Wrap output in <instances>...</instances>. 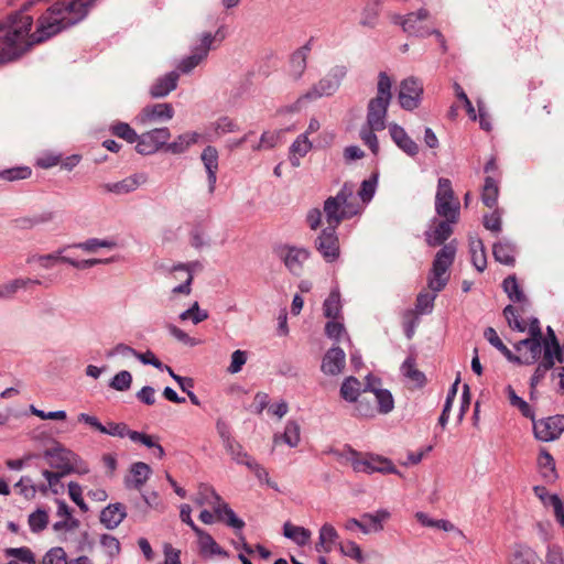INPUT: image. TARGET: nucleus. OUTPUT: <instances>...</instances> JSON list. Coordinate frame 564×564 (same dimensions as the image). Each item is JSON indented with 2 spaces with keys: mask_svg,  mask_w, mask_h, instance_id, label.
Segmentation results:
<instances>
[{
  "mask_svg": "<svg viewBox=\"0 0 564 564\" xmlns=\"http://www.w3.org/2000/svg\"><path fill=\"white\" fill-rule=\"evenodd\" d=\"M96 0H72L68 3L56 2L51 6L37 20L36 30L30 34L29 40L32 46L43 43L82 21L88 13V8Z\"/></svg>",
  "mask_w": 564,
  "mask_h": 564,
  "instance_id": "1",
  "label": "nucleus"
},
{
  "mask_svg": "<svg viewBox=\"0 0 564 564\" xmlns=\"http://www.w3.org/2000/svg\"><path fill=\"white\" fill-rule=\"evenodd\" d=\"M32 24L33 18L22 10L0 21V64L13 63L32 48L26 39Z\"/></svg>",
  "mask_w": 564,
  "mask_h": 564,
  "instance_id": "2",
  "label": "nucleus"
},
{
  "mask_svg": "<svg viewBox=\"0 0 564 564\" xmlns=\"http://www.w3.org/2000/svg\"><path fill=\"white\" fill-rule=\"evenodd\" d=\"M43 457L52 468L57 469V471H51L48 469H44L42 471L43 477L51 484L52 481L59 482L61 478L74 473V465L78 460L77 454L65 448L59 443H56L55 446L45 449Z\"/></svg>",
  "mask_w": 564,
  "mask_h": 564,
  "instance_id": "3",
  "label": "nucleus"
},
{
  "mask_svg": "<svg viewBox=\"0 0 564 564\" xmlns=\"http://www.w3.org/2000/svg\"><path fill=\"white\" fill-rule=\"evenodd\" d=\"M456 256L455 241L444 245L435 254L429 276V288L433 292H441L449 280L448 269Z\"/></svg>",
  "mask_w": 564,
  "mask_h": 564,
  "instance_id": "4",
  "label": "nucleus"
},
{
  "mask_svg": "<svg viewBox=\"0 0 564 564\" xmlns=\"http://www.w3.org/2000/svg\"><path fill=\"white\" fill-rule=\"evenodd\" d=\"M347 75V67L344 65H336L323 77L317 84H315L308 91H306L301 99L315 100L323 96H332L334 95L340 84L341 80Z\"/></svg>",
  "mask_w": 564,
  "mask_h": 564,
  "instance_id": "5",
  "label": "nucleus"
},
{
  "mask_svg": "<svg viewBox=\"0 0 564 564\" xmlns=\"http://www.w3.org/2000/svg\"><path fill=\"white\" fill-rule=\"evenodd\" d=\"M171 138L169 128H155L140 134L135 145V151L142 155H151L161 149L165 150V145Z\"/></svg>",
  "mask_w": 564,
  "mask_h": 564,
  "instance_id": "6",
  "label": "nucleus"
},
{
  "mask_svg": "<svg viewBox=\"0 0 564 564\" xmlns=\"http://www.w3.org/2000/svg\"><path fill=\"white\" fill-rule=\"evenodd\" d=\"M423 95L422 83L414 78L408 77L400 83L398 99L401 108L412 111L420 106Z\"/></svg>",
  "mask_w": 564,
  "mask_h": 564,
  "instance_id": "7",
  "label": "nucleus"
},
{
  "mask_svg": "<svg viewBox=\"0 0 564 564\" xmlns=\"http://www.w3.org/2000/svg\"><path fill=\"white\" fill-rule=\"evenodd\" d=\"M534 436L542 442L557 440L564 432V415H553L533 422Z\"/></svg>",
  "mask_w": 564,
  "mask_h": 564,
  "instance_id": "8",
  "label": "nucleus"
},
{
  "mask_svg": "<svg viewBox=\"0 0 564 564\" xmlns=\"http://www.w3.org/2000/svg\"><path fill=\"white\" fill-rule=\"evenodd\" d=\"M337 228L326 227L315 239V248L326 262H334L339 257V240L336 234Z\"/></svg>",
  "mask_w": 564,
  "mask_h": 564,
  "instance_id": "9",
  "label": "nucleus"
},
{
  "mask_svg": "<svg viewBox=\"0 0 564 564\" xmlns=\"http://www.w3.org/2000/svg\"><path fill=\"white\" fill-rule=\"evenodd\" d=\"M527 330L529 333V337L519 340L513 345L514 349L517 351L522 350V345H529L530 346V360L529 362H532V365L536 364L541 356V343L540 339H542V329L540 325V321L536 317H531L529 322V326L527 327Z\"/></svg>",
  "mask_w": 564,
  "mask_h": 564,
  "instance_id": "10",
  "label": "nucleus"
},
{
  "mask_svg": "<svg viewBox=\"0 0 564 564\" xmlns=\"http://www.w3.org/2000/svg\"><path fill=\"white\" fill-rule=\"evenodd\" d=\"M174 108L172 104H153L142 108L138 116V120L142 124H150L155 122H165L174 117Z\"/></svg>",
  "mask_w": 564,
  "mask_h": 564,
  "instance_id": "11",
  "label": "nucleus"
},
{
  "mask_svg": "<svg viewBox=\"0 0 564 564\" xmlns=\"http://www.w3.org/2000/svg\"><path fill=\"white\" fill-rule=\"evenodd\" d=\"M389 105L390 101L383 100L381 97L371 98L367 107L366 124L372 129H384Z\"/></svg>",
  "mask_w": 564,
  "mask_h": 564,
  "instance_id": "12",
  "label": "nucleus"
},
{
  "mask_svg": "<svg viewBox=\"0 0 564 564\" xmlns=\"http://www.w3.org/2000/svg\"><path fill=\"white\" fill-rule=\"evenodd\" d=\"M346 364V355L345 351L338 347L334 346L329 348L323 357L321 370L328 376H337L339 375Z\"/></svg>",
  "mask_w": 564,
  "mask_h": 564,
  "instance_id": "13",
  "label": "nucleus"
},
{
  "mask_svg": "<svg viewBox=\"0 0 564 564\" xmlns=\"http://www.w3.org/2000/svg\"><path fill=\"white\" fill-rule=\"evenodd\" d=\"M389 133L397 147L410 156L419 153L417 143L409 137L403 127L395 122L389 124Z\"/></svg>",
  "mask_w": 564,
  "mask_h": 564,
  "instance_id": "14",
  "label": "nucleus"
},
{
  "mask_svg": "<svg viewBox=\"0 0 564 564\" xmlns=\"http://www.w3.org/2000/svg\"><path fill=\"white\" fill-rule=\"evenodd\" d=\"M147 181L144 174L130 175L119 182L105 183L100 187L106 193H113L116 195H123L135 191L141 184Z\"/></svg>",
  "mask_w": 564,
  "mask_h": 564,
  "instance_id": "15",
  "label": "nucleus"
},
{
  "mask_svg": "<svg viewBox=\"0 0 564 564\" xmlns=\"http://www.w3.org/2000/svg\"><path fill=\"white\" fill-rule=\"evenodd\" d=\"M200 160L205 166L207 173L208 181V192L210 194L214 193L217 182V171H218V151L213 145H207L202 154Z\"/></svg>",
  "mask_w": 564,
  "mask_h": 564,
  "instance_id": "16",
  "label": "nucleus"
},
{
  "mask_svg": "<svg viewBox=\"0 0 564 564\" xmlns=\"http://www.w3.org/2000/svg\"><path fill=\"white\" fill-rule=\"evenodd\" d=\"M430 18V12L426 9H419L416 12L408 13L405 17L400 14H393L391 22L393 24L401 25L404 33L409 36H416L417 26L414 23L426 21Z\"/></svg>",
  "mask_w": 564,
  "mask_h": 564,
  "instance_id": "17",
  "label": "nucleus"
},
{
  "mask_svg": "<svg viewBox=\"0 0 564 564\" xmlns=\"http://www.w3.org/2000/svg\"><path fill=\"white\" fill-rule=\"evenodd\" d=\"M127 517L126 506L121 502L109 503L99 516L100 523L107 530L116 529Z\"/></svg>",
  "mask_w": 564,
  "mask_h": 564,
  "instance_id": "18",
  "label": "nucleus"
},
{
  "mask_svg": "<svg viewBox=\"0 0 564 564\" xmlns=\"http://www.w3.org/2000/svg\"><path fill=\"white\" fill-rule=\"evenodd\" d=\"M484 337L497 350H499L508 361L516 365H527L530 366L532 362H529L530 358H522L520 356L514 355L500 339L496 329L494 327H487L484 332Z\"/></svg>",
  "mask_w": 564,
  "mask_h": 564,
  "instance_id": "19",
  "label": "nucleus"
},
{
  "mask_svg": "<svg viewBox=\"0 0 564 564\" xmlns=\"http://www.w3.org/2000/svg\"><path fill=\"white\" fill-rule=\"evenodd\" d=\"M310 250L305 248L285 247V253L282 258L290 272L300 275L303 269V262L310 258Z\"/></svg>",
  "mask_w": 564,
  "mask_h": 564,
  "instance_id": "20",
  "label": "nucleus"
},
{
  "mask_svg": "<svg viewBox=\"0 0 564 564\" xmlns=\"http://www.w3.org/2000/svg\"><path fill=\"white\" fill-rule=\"evenodd\" d=\"M180 75L172 70L164 76L159 77L150 87L149 94L152 98H163L177 87Z\"/></svg>",
  "mask_w": 564,
  "mask_h": 564,
  "instance_id": "21",
  "label": "nucleus"
},
{
  "mask_svg": "<svg viewBox=\"0 0 564 564\" xmlns=\"http://www.w3.org/2000/svg\"><path fill=\"white\" fill-rule=\"evenodd\" d=\"M354 470L356 473L373 474L377 470H382L380 467H375V454H362L354 448H349V457Z\"/></svg>",
  "mask_w": 564,
  "mask_h": 564,
  "instance_id": "22",
  "label": "nucleus"
},
{
  "mask_svg": "<svg viewBox=\"0 0 564 564\" xmlns=\"http://www.w3.org/2000/svg\"><path fill=\"white\" fill-rule=\"evenodd\" d=\"M370 376L367 377V387L365 392H371L375 397V401L378 404V412L381 414L390 413L394 408V399L392 393L388 389L376 388L371 381Z\"/></svg>",
  "mask_w": 564,
  "mask_h": 564,
  "instance_id": "23",
  "label": "nucleus"
},
{
  "mask_svg": "<svg viewBox=\"0 0 564 564\" xmlns=\"http://www.w3.org/2000/svg\"><path fill=\"white\" fill-rule=\"evenodd\" d=\"M130 474L132 475V478H126V487L139 490L149 479L151 468L143 462H137L131 465Z\"/></svg>",
  "mask_w": 564,
  "mask_h": 564,
  "instance_id": "24",
  "label": "nucleus"
},
{
  "mask_svg": "<svg viewBox=\"0 0 564 564\" xmlns=\"http://www.w3.org/2000/svg\"><path fill=\"white\" fill-rule=\"evenodd\" d=\"M195 534L198 538V544H199V552L203 556L207 555H219L227 557L229 556L228 552L224 550L221 546L217 544V542L214 540V538L204 531L203 529H199Z\"/></svg>",
  "mask_w": 564,
  "mask_h": 564,
  "instance_id": "25",
  "label": "nucleus"
},
{
  "mask_svg": "<svg viewBox=\"0 0 564 564\" xmlns=\"http://www.w3.org/2000/svg\"><path fill=\"white\" fill-rule=\"evenodd\" d=\"M384 0H369L361 11L359 24L364 28L375 29L379 23L381 6Z\"/></svg>",
  "mask_w": 564,
  "mask_h": 564,
  "instance_id": "26",
  "label": "nucleus"
},
{
  "mask_svg": "<svg viewBox=\"0 0 564 564\" xmlns=\"http://www.w3.org/2000/svg\"><path fill=\"white\" fill-rule=\"evenodd\" d=\"M452 224L455 221H448L447 219L441 220L433 231H427L426 242L431 247L443 245L453 234Z\"/></svg>",
  "mask_w": 564,
  "mask_h": 564,
  "instance_id": "27",
  "label": "nucleus"
},
{
  "mask_svg": "<svg viewBox=\"0 0 564 564\" xmlns=\"http://www.w3.org/2000/svg\"><path fill=\"white\" fill-rule=\"evenodd\" d=\"M538 467L540 469L541 476L546 482H553L557 479L555 460L550 452L545 448L540 449Z\"/></svg>",
  "mask_w": 564,
  "mask_h": 564,
  "instance_id": "28",
  "label": "nucleus"
},
{
  "mask_svg": "<svg viewBox=\"0 0 564 564\" xmlns=\"http://www.w3.org/2000/svg\"><path fill=\"white\" fill-rule=\"evenodd\" d=\"M540 358L541 360L538 362V366L530 379L531 390L536 389V386L544 379L547 371L553 370L552 376L555 377V357L541 354Z\"/></svg>",
  "mask_w": 564,
  "mask_h": 564,
  "instance_id": "29",
  "label": "nucleus"
},
{
  "mask_svg": "<svg viewBox=\"0 0 564 564\" xmlns=\"http://www.w3.org/2000/svg\"><path fill=\"white\" fill-rule=\"evenodd\" d=\"M511 564H542L536 552L525 544H516L511 555Z\"/></svg>",
  "mask_w": 564,
  "mask_h": 564,
  "instance_id": "30",
  "label": "nucleus"
},
{
  "mask_svg": "<svg viewBox=\"0 0 564 564\" xmlns=\"http://www.w3.org/2000/svg\"><path fill=\"white\" fill-rule=\"evenodd\" d=\"M516 247L509 241H498L492 246V254L497 262L505 265H514Z\"/></svg>",
  "mask_w": 564,
  "mask_h": 564,
  "instance_id": "31",
  "label": "nucleus"
},
{
  "mask_svg": "<svg viewBox=\"0 0 564 564\" xmlns=\"http://www.w3.org/2000/svg\"><path fill=\"white\" fill-rule=\"evenodd\" d=\"M200 134L197 132H186L180 134L175 141L167 142L165 145V152H170L172 154H182L184 153L191 145L198 142Z\"/></svg>",
  "mask_w": 564,
  "mask_h": 564,
  "instance_id": "32",
  "label": "nucleus"
},
{
  "mask_svg": "<svg viewBox=\"0 0 564 564\" xmlns=\"http://www.w3.org/2000/svg\"><path fill=\"white\" fill-rule=\"evenodd\" d=\"M324 213L328 225L327 227L330 228H338L340 223L347 218L346 212L337 204V202H335V199L327 198L324 202Z\"/></svg>",
  "mask_w": 564,
  "mask_h": 564,
  "instance_id": "33",
  "label": "nucleus"
},
{
  "mask_svg": "<svg viewBox=\"0 0 564 564\" xmlns=\"http://www.w3.org/2000/svg\"><path fill=\"white\" fill-rule=\"evenodd\" d=\"M469 251L471 262L478 272H484L487 267V257L484 242L480 238H469Z\"/></svg>",
  "mask_w": 564,
  "mask_h": 564,
  "instance_id": "34",
  "label": "nucleus"
},
{
  "mask_svg": "<svg viewBox=\"0 0 564 564\" xmlns=\"http://www.w3.org/2000/svg\"><path fill=\"white\" fill-rule=\"evenodd\" d=\"M214 514L218 521H224L236 530H241L245 527V521L237 517L229 505L214 506Z\"/></svg>",
  "mask_w": 564,
  "mask_h": 564,
  "instance_id": "35",
  "label": "nucleus"
},
{
  "mask_svg": "<svg viewBox=\"0 0 564 564\" xmlns=\"http://www.w3.org/2000/svg\"><path fill=\"white\" fill-rule=\"evenodd\" d=\"M459 202L457 200H444L441 198L435 199V212L438 216L447 219L448 221L457 223L459 219Z\"/></svg>",
  "mask_w": 564,
  "mask_h": 564,
  "instance_id": "36",
  "label": "nucleus"
},
{
  "mask_svg": "<svg viewBox=\"0 0 564 564\" xmlns=\"http://www.w3.org/2000/svg\"><path fill=\"white\" fill-rule=\"evenodd\" d=\"M283 534L285 538L295 542L299 546H304L311 539V531L304 527L293 525L290 522H285L283 525Z\"/></svg>",
  "mask_w": 564,
  "mask_h": 564,
  "instance_id": "37",
  "label": "nucleus"
},
{
  "mask_svg": "<svg viewBox=\"0 0 564 564\" xmlns=\"http://www.w3.org/2000/svg\"><path fill=\"white\" fill-rule=\"evenodd\" d=\"M502 289L506 292L508 299L513 303H523L527 301V296L523 290L518 283L514 274L508 275L502 282Z\"/></svg>",
  "mask_w": 564,
  "mask_h": 564,
  "instance_id": "38",
  "label": "nucleus"
},
{
  "mask_svg": "<svg viewBox=\"0 0 564 564\" xmlns=\"http://www.w3.org/2000/svg\"><path fill=\"white\" fill-rule=\"evenodd\" d=\"M340 293L338 289H334L323 303V313L324 316L329 319H337L340 315Z\"/></svg>",
  "mask_w": 564,
  "mask_h": 564,
  "instance_id": "39",
  "label": "nucleus"
},
{
  "mask_svg": "<svg viewBox=\"0 0 564 564\" xmlns=\"http://www.w3.org/2000/svg\"><path fill=\"white\" fill-rule=\"evenodd\" d=\"M401 371L405 378L414 382L419 388H422L426 382L425 375L415 368V359L413 357H408L403 361Z\"/></svg>",
  "mask_w": 564,
  "mask_h": 564,
  "instance_id": "40",
  "label": "nucleus"
},
{
  "mask_svg": "<svg viewBox=\"0 0 564 564\" xmlns=\"http://www.w3.org/2000/svg\"><path fill=\"white\" fill-rule=\"evenodd\" d=\"M541 345V354L556 357L560 354V340L551 326L546 327L545 336L542 335V339H540Z\"/></svg>",
  "mask_w": 564,
  "mask_h": 564,
  "instance_id": "41",
  "label": "nucleus"
},
{
  "mask_svg": "<svg viewBox=\"0 0 564 564\" xmlns=\"http://www.w3.org/2000/svg\"><path fill=\"white\" fill-rule=\"evenodd\" d=\"M360 386L361 383L357 378L352 376L347 377L340 386V397L350 403L357 401L359 398Z\"/></svg>",
  "mask_w": 564,
  "mask_h": 564,
  "instance_id": "42",
  "label": "nucleus"
},
{
  "mask_svg": "<svg viewBox=\"0 0 564 564\" xmlns=\"http://www.w3.org/2000/svg\"><path fill=\"white\" fill-rule=\"evenodd\" d=\"M53 217L54 214L52 212H44L31 217H20L14 220V226L19 229H31L37 225L51 221Z\"/></svg>",
  "mask_w": 564,
  "mask_h": 564,
  "instance_id": "43",
  "label": "nucleus"
},
{
  "mask_svg": "<svg viewBox=\"0 0 564 564\" xmlns=\"http://www.w3.org/2000/svg\"><path fill=\"white\" fill-rule=\"evenodd\" d=\"M498 194H499V188H498L497 182L491 176H487L485 178L482 193H481V200H482L484 205L489 208H492L494 206H496L497 200H498Z\"/></svg>",
  "mask_w": 564,
  "mask_h": 564,
  "instance_id": "44",
  "label": "nucleus"
},
{
  "mask_svg": "<svg viewBox=\"0 0 564 564\" xmlns=\"http://www.w3.org/2000/svg\"><path fill=\"white\" fill-rule=\"evenodd\" d=\"M110 132L127 141L128 143H138L140 134L131 128L127 122L118 121L110 126Z\"/></svg>",
  "mask_w": 564,
  "mask_h": 564,
  "instance_id": "45",
  "label": "nucleus"
},
{
  "mask_svg": "<svg viewBox=\"0 0 564 564\" xmlns=\"http://www.w3.org/2000/svg\"><path fill=\"white\" fill-rule=\"evenodd\" d=\"M29 284H41V282L32 279H15L0 285V299H10L18 290L25 289Z\"/></svg>",
  "mask_w": 564,
  "mask_h": 564,
  "instance_id": "46",
  "label": "nucleus"
},
{
  "mask_svg": "<svg viewBox=\"0 0 564 564\" xmlns=\"http://www.w3.org/2000/svg\"><path fill=\"white\" fill-rule=\"evenodd\" d=\"M390 518V512L386 509H379L375 513H364L361 519L364 523L369 524L370 531L379 532L383 529L382 523Z\"/></svg>",
  "mask_w": 564,
  "mask_h": 564,
  "instance_id": "47",
  "label": "nucleus"
},
{
  "mask_svg": "<svg viewBox=\"0 0 564 564\" xmlns=\"http://www.w3.org/2000/svg\"><path fill=\"white\" fill-rule=\"evenodd\" d=\"M227 453L231 456L232 460H235L239 465H245L246 462L252 460L253 457H251L242 447V445L237 442L235 438L230 441V443H227L224 445Z\"/></svg>",
  "mask_w": 564,
  "mask_h": 564,
  "instance_id": "48",
  "label": "nucleus"
},
{
  "mask_svg": "<svg viewBox=\"0 0 564 564\" xmlns=\"http://www.w3.org/2000/svg\"><path fill=\"white\" fill-rule=\"evenodd\" d=\"M382 130L383 129H372L369 124H365L359 131L360 139L369 148L373 155L379 153V142L375 132Z\"/></svg>",
  "mask_w": 564,
  "mask_h": 564,
  "instance_id": "49",
  "label": "nucleus"
},
{
  "mask_svg": "<svg viewBox=\"0 0 564 564\" xmlns=\"http://www.w3.org/2000/svg\"><path fill=\"white\" fill-rule=\"evenodd\" d=\"M28 522L33 533H40L48 524V513L44 509H37L29 516Z\"/></svg>",
  "mask_w": 564,
  "mask_h": 564,
  "instance_id": "50",
  "label": "nucleus"
},
{
  "mask_svg": "<svg viewBox=\"0 0 564 564\" xmlns=\"http://www.w3.org/2000/svg\"><path fill=\"white\" fill-rule=\"evenodd\" d=\"M502 313L510 328L519 333H524L527 330V324L524 321L520 319L518 311L513 305H507Z\"/></svg>",
  "mask_w": 564,
  "mask_h": 564,
  "instance_id": "51",
  "label": "nucleus"
},
{
  "mask_svg": "<svg viewBox=\"0 0 564 564\" xmlns=\"http://www.w3.org/2000/svg\"><path fill=\"white\" fill-rule=\"evenodd\" d=\"M32 170L29 166H15L0 171V180L14 182L29 178Z\"/></svg>",
  "mask_w": 564,
  "mask_h": 564,
  "instance_id": "52",
  "label": "nucleus"
},
{
  "mask_svg": "<svg viewBox=\"0 0 564 564\" xmlns=\"http://www.w3.org/2000/svg\"><path fill=\"white\" fill-rule=\"evenodd\" d=\"M75 248H79L87 252H96L98 248L111 249L116 247V242L106 239L90 238L84 242L73 245Z\"/></svg>",
  "mask_w": 564,
  "mask_h": 564,
  "instance_id": "53",
  "label": "nucleus"
},
{
  "mask_svg": "<svg viewBox=\"0 0 564 564\" xmlns=\"http://www.w3.org/2000/svg\"><path fill=\"white\" fill-rule=\"evenodd\" d=\"M304 51H295L290 59L291 75L294 79H299L306 68V56Z\"/></svg>",
  "mask_w": 564,
  "mask_h": 564,
  "instance_id": "54",
  "label": "nucleus"
},
{
  "mask_svg": "<svg viewBox=\"0 0 564 564\" xmlns=\"http://www.w3.org/2000/svg\"><path fill=\"white\" fill-rule=\"evenodd\" d=\"M338 547L340 553L344 556H348L358 563H362L365 561V557L362 555L360 546L354 542V541H346L338 543Z\"/></svg>",
  "mask_w": 564,
  "mask_h": 564,
  "instance_id": "55",
  "label": "nucleus"
},
{
  "mask_svg": "<svg viewBox=\"0 0 564 564\" xmlns=\"http://www.w3.org/2000/svg\"><path fill=\"white\" fill-rule=\"evenodd\" d=\"M132 383V375L128 370H121L110 380L109 387L117 391H127Z\"/></svg>",
  "mask_w": 564,
  "mask_h": 564,
  "instance_id": "56",
  "label": "nucleus"
},
{
  "mask_svg": "<svg viewBox=\"0 0 564 564\" xmlns=\"http://www.w3.org/2000/svg\"><path fill=\"white\" fill-rule=\"evenodd\" d=\"M282 438L290 447H296L300 443V425L295 421H289L285 425Z\"/></svg>",
  "mask_w": 564,
  "mask_h": 564,
  "instance_id": "57",
  "label": "nucleus"
},
{
  "mask_svg": "<svg viewBox=\"0 0 564 564\" xmlns=\"http://www.w3.org/2000/svg\"><path fill=\"white\" fill-rule=\"evenodd\" d=\"M391 79L386 72H380L378 75V84H377V96L381 97V99H386L391 101Z\"/></svg>",
  "mask_w": 564,
  "mask_h": 564,
  "instance_id": "58",
  "label": "nucleus"
},
{
  "mask_svg": "<svg viewBox=\"0 0 564 564\" xmlns=\"http://www.w3.org/2000/svg\"><path fill=\"white\" fill-rule=\"evenodd\" d=\"M246 467H248L254 474L259 481H264L269 487L278 489L276 484L270 480L268 470L254 458L252 460L246 462Z\"/></svg>",
  "mask_w": 564,
  "mask_h": 564,
  "instance_id": "59",
  "label": "nucleus"
},
{
  "mask_svg": "<svg viewBox=\"0 0 564 564\" xmlns=\"http://www.w3.org/2000/svg\"><path fill=\"white\" fill-rule=\"evenodd\" d=\"M100 544L110 557H116L120 554L121 545L116 536L104 533L100 535Z\"/></svg>",
  "mask_w": 564,
  "mask_h": 564,
  "instance_id": "60",
  "label": "nucleus"
},
{
  "mask_svg": "<svg viewBox=\"0 0 564 564\" xmlns=\"http://www.w3.org/2000/svg\"><path fill=\"white\" fill-rule=\"evenodd\" d=\"M180 318L182 321L192 319L194 324H198L208 318V313L200 310L198 303L195 302L189 308L181 313Z\"/></svg>",
  "mask_w": 564,
  "mask_h": 564,
  "instance_id": "61",
  "label": "nucleus"
},
{
  "mask_svg": "<svg viewBox=\"0 0 564 564\" xmlns=\"http://www.w3.org/2000/svg\"><path fill=\"white\" fill-rule=\"evenodd\" d=\"M215 43V36L210 32H205L200 35L199 44L195 45L192 50L200 55L204 59L208 56L209 51Z\"/></svg>",
  "mask_w": 564,
  "mask_h": 564,
  "instance_id": "62",
  "label": "nucleus"
},
{
  "mask_svg": "<svg viewBox=\"0 0 564 564\" xmlns=\"http://www.w3.org/2000/svg\"><path fill=\"white\" fill-rule=\"evenodd\" d=\"M43 564H67L66 552L62 547H52L46 552Z\"/></svg>",
  "mask_w": 564,
  "mask_h": 564,
  "instance_id": "63",
  "label": "nucleus"
},
{
  "mask_svg": "<svg viewBox=\"0 0 564 564\" xmlns=\"http://www.w3.org/2000/svg\"><path fill=\"white\" fill-rule=\"evenodd\" d=\"M545 564H564V554L560 545L550 544L547 546Z\"/></svg>",
  "mask_w": 564,
  "mask_h": 564,
  "instance_id": "64",
  "label": "nucleus"
}]
</instances>
